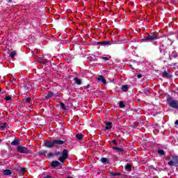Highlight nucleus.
I'll list each match as a JSON object with an SVG mask.
<instances>
[{"label":"nucleus","instance_id":"obj_34","mask_svg":"<svg viewBox=\"0 0 178 178\" xmlns=\"http://www.w3.org/2000/svg\"><path fill=\"white\" fill-rule=\"evenodd\" d=\"M60 155V152H56L54 153V156H59Z\"/></svg>","mask_w":178,"mask_h":178},{"label":"nucleus","instance_id":"obj_7","mask_svg":"<svg viewBox=\"0 0 178 178\" xmlns=\"http://www.w3.org/2000/svg\"><path fill=\"white\" fill-rule=\"evenodd\" d=\"M38 63H40V65H47L49 60L48 59L44 58H40L37 60Z\"/></svg>","mask_w":178,"mask_h":178},{"label":"nucleus","instance_id":"obj_47","mask_svg":"<svg viewBox=\"0 0 178 178\" xmlns=\"http://www.w3.org/2000/svg\"><path fill=\"white\" fill-rule=\"evenodd\" d=\"M174 66H177V63H174Z\"/></svg>","mask_w":178,"mask_h":178},{"label":"nucleus","instance_id":"obj_14","mask_svg":"<svg viewBox=\"0 0 178 178\" xmlns=\"http://www.w3.org/2000/svg\"><path fill=\"white\" fill-rule=\"evenodd\" d=\"M98 45H102L103 47H105V45H109L111 44L110 41H103V42H98Z\"/></svg>","mask_w":178,"mask_h":178},{"label":"nucleus","instance_id":"obj_37","mask_svg":"<svg viewBox=\"0 0 178 178\" xmlns=\"http://www.w3.org/2000/svg\"><path fill=\"white\" fill-rule=\"evenodd\" d=\"M172 58H177V53L176 51L172 52Z\"/></svg>","mask_w":178,"mask_h":178},{"label":"nucleus","instance_id":"obj_5","mask_svg":"<svg viewBox=\"0 0 178 178\" xmlns=\"http://www.w3.org/2000/svg\"><path fill=\"white\" fill-rule=\"evenodd\" d=\"M169 166H178V156L176 155L172 156V160L168 162Z\"/></svg>","mask_w":178,"mask_h":178},{"label":"nucleus","instance_id":"obj_8","mask_svg":"<svg viewBox=\"0 0 178 178\" xmlns=\"http://www.w3.org/2000/svg\"><path fill=\"white\" fill-rule=\"evenodd\" d=\"M73 81H74V84L76 86H81L83 84V81L78 77L74 78Z\"/></svg>","mask_w":178,"mask_h":178},{"label":"nucleus","instance_id":"obj_12","mask_svg":"<svg viewBox=\"0 0 178 178\" xmlns=\"http://www.w3.org/2000/svg\"><path fill=\"white\" fill-rule=\"evenodd\" d=\"M106 127L104 128L105 131H108L110 129H112V122H105Z\"/></svg>","mask_w":178,"mask_h":178},{"label":"nucleus","instance_id":"obj_11","mask_svg":"<svg viewBox=\"0 0 178 178\" xmlns=\"http://www.w3.org/2000/svg\"><path fill=\"white\" fill-rule=\"evenodd\" d=\"M60 165V163L58 161H53L50 165L51 168H54L55 169L56 168H58Z\"/></svg>","mask_w":178,"mask_h":178},{"label":"nucleus","instance_id":"obj_28","mask_svg":"<svg viewBox=\"0 0 178 178\" xmlns=\"http://www.w3.org/2000/svg\"><path fill=\"white\" fill-rule=\"evenodd\" d=\"M158 154L160 155H166V152L163 151V149H158L157 150Z\"/></svg>","mask_w":178,"mask_h":178},{"label":"nucleus","instance_id":"obj_9","mask_svg":"<svg viewBox=\"0 0 178 178\" xmlns=\"http://www.w3.org/2000/svg\"><path fill=\"white\" fill-rule=\"evenodd\" d=\"M162 77L164 79H172L173 77V75L168 73L166 71H164L162 74Z\"/></svg>","mask_w":178,"mask_h":178},{"label":"nucleus","instance_id":"obj_50","mask_svg":"<svg viewBox=\"0 0 178 178\" xmlns=\"http://www.w3.org/2000/svg\"><path fill=\"white\" fill-rule=\"evenodd\" d=\"M111 83H113V81H111Z\"/></svg>","mask_w":178,"mask_h":178},{"label":"nucleus","instance_id":"obj_44","mask_svg":"<svg viewBox=\"0 0 178 178\" xmlns=\"http://www.w3.org/2000/svg\"><path fill=\"white\" fill-rule=\"evenodd\" d=\"M175 124H176L177 126H178V120H177L175 122Z\"/></svg>","mask_w":178,"mask_h":178},{"label":"nucleus","instance_id":"obj_38","mask_svg":"<svg viewBox=\"0 0 178 178\" xmlns=\"http://www.w3.org/2000/svg\"><path fill=\"white\" fill-rule=\"evenodd\" d=\"M91 87V86H90L89 84L86 86H83V88L84 90H87L88 88H90Z\"/></svg>","mask_w":178,"mask_h":178},{"label":"nucleus","instance_id":"obj_16","mask_svg":"<svg viewBox=\"0 0 178 178\" xmlns=\"http://www.w3.org/2000/svg\"><path fill=\"white\" fill-rule=\"evenodd\" d=\"M53 97H54V92L49 91L44 97H45V99H49V98H52Z\"/></svg>","mask_w":178,"mask_h":178},{"label":"nucleus","instance_id":"obj_1","mask_svg":"<svg viewBox=\"0 0 178 178\" xmlns=\"http://www.w3.org/2000/svg\"><path fill=\"white\" fill-rule=\"evenodd\" d=\"M65 143H66V140L50 139L49 140H45L44 145L46 148H54V147L63 145Z\"/></svg>","mask_w":178,"mask_h":178},{"label":"nucleus","instance_id":"obj_23","mask_svg":"<svg viewBox=\"0 0 178 178\" xmlns=\"http://www.w3.org/2000/svg\"><path fill=\"white\" fill-rule=\"evenodd\" d=\"M60 106L61 109H63V111H66V109H67L66 105L63 102H60Z\"/></svg>","mask_w":178,"mask_h":178},{"label":"nucleus","instance_id":"obj_13","mask_svg":"<svg viewBox=\"0 0 178 178\" xmlns=\"http://www.w3.org/2000/svg\"><path fill=\"white\" fill-rule=\"evenodd\" d=\"M173 42H175V38H168L167 40V45H172Z\"/></svg>","mask_w":178,"mask_h":178},{"label":"nucleus","instance_id":"obj_41","mask_svg":"<svg viewBox=\"0 0 178 178\" xmlns=\"http://www.w3.org/2000/svg\"><path fill=\"white\" fill-rule=\"evenodd\" d=\"M143 77V75H141L140 74L137 75V79H141Z\"/></svg>","mask_w":178,"mask_h":178},{"label":"nucleus","instance_id":"obj_35","mask_svg":"<svg viewBox=\"0 0 178 178\" xmlns=\"http://www.w3.org/2000/svg\"><path fill=\"white\" fill-rule=\"evenodd\" d=\"M5 101H10V99H12V97L10 96H6L4 98Z\"/></svg>","mask_w":178,"mask_h":178},{"label":"nucleus","instance_id":"obj_18","mask_svg":"<svg viewBox=\"0 0 178 178\" xmlns=\"http://www.w3.org/2000/svg\"><path fill=\"white\" fill-rule=\"evenodd\" d=\"M121 90H122L124 92H127V91H129V86L127 85H124L121 87Z\"/></svg>","mask_w":178,"mask_h":178},{"label":"nucleus","instance_id":"obj_31","mask_svg":"<svg viewBox=\"0 0 178 178\" xmlns=\"http://www.w3.org/2000/svg\"><path fill=\"white\" fill-rule=\"evenodd\" d=\"M126 105H124V103L123 102H120V108H125Z\"/></svg>","mask_w":178,"mask_h":178},{"label":"nucleus","instance_id":"obj_32","mask_svg":"<svg viewBox=\"0 0 178 178\" xmlns=\"http://www.w3.org/2000/svg\"><path fill=\"white\" fill-rule=\"evenodd\" d=\"M26 168H22L21 169L19 173H21L22 175H23V173H25V172H26Z\"/></svg>","mask_w":178,"mask_h":178},{"label":"nucleus","instance_id":"obj_45","mask_svg":"<svg viewBox=\"0 0 178 178\" xmlns=\"http://www.w3.org/2000/svg\"><path fill=\"white\" fill-rule=\"evenodd\" d=\"M8 3H10L12 2V0H8Z\"/></svg>","mask_w":178,"mask_h":178},{"label":"nucleus","instance_id":"obj_42","mask_svg":"<svg viewBox=\"0 0 178 178\" xmlns=\"http://www.w3.org/2000/svg\"><path fill=\"white\" fill-rule=\"evenodd\" d=\"M52 176L51 175H46L45 177H44V178H51Z\"/></svg>","mask_w":178,"mask_h":178},{"label":"nucleus","instance_id":"obj_24","mask_svg":"<svg viewBox=\"0 0 178 178\" xmlns=\"http://www.w3.org/2000/svg\"><path fill=\"white\" fill-rule=\"evenodd\" d=\"M110 176H122V174L120 172H110Z\"/></svg>","mask_w":178,"mask_h":178},{"label":"nucleus","instance_id":"obj_48","mask_svg":"<svg viewBox=\"0 0 178 178\" xmlns=\"http://www.w3.org/2000/svg\"><path fill=\"white\" fill-rule=\"evenodd\" d=\"M2 91V88H0V92Z\"/></svg>","mask_w":178,"mask_h":178},{"label":"nucleus","instance_id":"obj_22","mask_svg":"<svg viewBox=\"0 0 178 178\" xmlns=\"http://www.w3.org/2000/svg\"><path fill=\"white\" fill-rule=\"evenodd\" d=\"M66 158L65 157H63V156H60V157H58V161H60V162H61V163H65V161H66Z\"/></svg>","mask_w":178,"mask_h":178},{"label":"nucleus","instance_id":"obj_17","mask_svg":"<svg viewBox=\"0 0 178 178\" xmlns=\"http://www.w3.org/2000/svg\"><path fill=\"white\" fill-rule=\"evenodd\" d=\"M12 51L10 52L9 56L11 58V59H13L16 55H17V53L15 50H11Z\"/></svg>","mask_w":178,"mask_h":178},{"label":"nucleus","instance_id":"obj_46","mask_svg":"<svg viewBox=\"0 0 178 178\" xmlns=\"http://www.w3.org/2000/svg\"><path fill=\"white\" fill-rule=\"evenodd\" d=\"M142 91H144V92L145 93V91H148V90L145 89V90H143Z\"/></svg>","mask_w":178,"mask_h":178},{"label":"nucleus","instance_id":"obj_33","mask_svg":"<svg viewBox=\"0 0 178 178\" xmlns=\"http://www.w3.org/2000/svg\"><path fill=\"white\" fill-rule=\"evenodd\" d=\"M25 102H26L27 104H30V102H31V98L27 97L25 100Z\"/></svg>","mask_w":178,"mask_h":178},{"label":"nucleus","instance_id":"obj_43","mask_svg":"<svg viewBox=\"0 0 178 178\" xmlns=\"http://www.w3.org/2000/svg\"><path fill=\"white\" fill-rule=\"evenodd\" d=\"M161 36H159V34L157 33L156 35V39L158 40V38H161Z\"/></svg>","mask_w":178,"mask_h":178},{"label":"nucleus","instance_id":"obj_4","mask_svg":"<svg viewBox=\"0 0 178 178\" xmlns=\"http://www.w3.org/2000/svg\"><path fill=\"white\" fill-rule=\"evenodd\" d=\"M17 152L19 154H31L30 149L24 146L19 145L16 148Z\"/></svg>","mask_w":178,"mask_h":178},{"label":"nucleus","instance_id":"obj_6","mask_svg":"<svg viewBox=\"0 0 178 178\" xmlns=\"http://www.w3.org/2000/svg\"><path fill=\"white\" fill-rule=\"evenodd\" d=\"M97 81H101L104 86H106V83H108L106 82V79H105V77H104L102 75H99L97 77Z\"/></svg>","mask_w":178,"mask_h":178},{"label":"nucleus","instance_id":"obj_29","mask_svg":"<svg viewBox=\"0 0 178 178\" xmlns=\"http://www.w3.org/2000/svg\"><path fill=\"white\" fill-rule=\"evenodd\" d=\"M6 126H8V124L6 122L1 123V129H2V130H5V129H6Z\"/></svg>","mask_w":178,"mask_h":178},{"label":"nucleus","instance_id":"obj_36","mask_svg":"<svg viewBox=\"0 0 178 178\" xmlns=\"http://www.w3.org/2000/svg\"><path fill=\"white\" fill-rule=\"evenodd\" d=\"M51 156H54V153L49 152L47 154V158H51Z\"/></svg>","mask_w":178,"mask_h":178},{"label":"nucleus","instance_id":"obj_27","mask_svg":"<svg viewBox=\"0 0 178 178\" xmlns=\"http://www.w3.org/2000/svg\"><path fill=\"white\" fill-rule=\"evenodd\" d=\"M100 161L102 163H106L107 162H109V160L105 157L102 158Z\"/></svg>","mask_w":178,"mask_h":178},{"label":"nucleus","instance_id":"obj_20","mask_svg":"<svg viewBox=\"0 0 178 178\" xmlns=\"http://www.w3.org/2000/svg\"><path fill=\"white\" fill-rule=\"evenodd\" d=\"M83 137H84V136L81 134H78L76 135V138L79 140H83Z\"/></svg>","mask_w":178,"mask_h":178},{"label":"nucleus","instance_id":"obj_25","mask_svg":"<svg viewBox=\"0 0 178 178\" xmlns=\"http://www.w3.org/2000/svg\"><path fill=\"white\" fill-rule=\"evenodd\" d=\"M124 169L129 170V172L131 170V164L129 163L124 166Z\"/></svg>","mask_w":178,"mask_h":178},{"label":"nucleus","instance_id":"obj_40","mask_svg":"<svg viewBox=\"0 0 178 178\" xmlns=\"http://www.w3.org/2000/svg\"><path fill=\"white\" fill-rule=\"evenodd\" d=\"M112 143H113V144H114V145H115V146H117L118 145V143H116V140H112Z\"/></svg>","mask_w":178,"mask_h":178},{"label":"nucleus","instance_id":"obj_49","mask_svg":"<svg viewBox=\"0 0 178 178\" xmlns=\"http://www.w3.org/2000/svg\"><path fill=\"white\" fill-rule=\"evenodd\" d=\"M67 178H73L72 177H67Z\"/></svg>","mask_w":178,"mask_h":178},{"label":"nucleus","instance_id":"obj_10","mask_svg":"<svg viewBox=\"0 0 178 178\" xmlns=\"http://www.w3.org/2000/svg\"><path fill=\"white\" fill-rule=\"evenodd\" d=\"M61 156L67 159V157L69 156V150L64 149L61 152Z\"/></svg>","mask_w":178,"mask_h":178},{"label":"nucleus","instance_id":"obj_15","mask_svg":"<svg viewBox=\"0 0 178 178\" xmlns=\"http://www.w3.org/2000/svg\"><path fill=\"white\" fill-rule=\"evenodd\" d=\"M11 145H14V146H17V145H20V140L19 139H15V140H13V142H11Z\"/></svg>","mask_w":178,"mask_h":178},{"label":"nucleus","instance_id":"obj_19","mask_svg":"<svg viewBox=\"0 0 178 178\" xmlns=\"http://www.w3.org/2000/svg\"><path fill=\"white\" fill-rule=\"evenodd\" d=\"M3 175L5 176H10L12 175V170H5L3 172Z\"/></svg>","mask_w":178,"mask_h":178},{"label":"nucleus","instance_id":"obj_3","mask_svg":"<svg viewBox=\"0 0 178 178\" xmlns=\"http://www.w3.org/2000/svg\"><path fill=\"white\" fill-rule=\"evenodd\" d=\"M167 102L170 108H173V109H178V100L173 99L172 97H169L167 98Z\"/></svg>","mask_w":178,"mask_h":178},{"label":"nucleus","instance_id":"obj_30","mask_svg":"<svg viewBox=\"0 0 178 178\" xmlns=\"http://www.w3.org/2000/svg\"><path fill=\"white\" fill-rule=\"evenodd\" d=\"M47 150H42L40 152H39V155L40 156H41V155H45L47 154Z\"/></svg>","mask_w":178,"mask_h":178},{"label":"nucleus","instance_id":"obj_2","mask_svg":"<svg viewBox=\"0 0 178 178\" xmlns=\"http://www.w3.org/2000/svg\"><path fill=\"white\" fill-rule=\"evenodd\" d=\"M143 42H154V41H156V33L152 32L148 34L147 37H145L142 39Z\"/></svg>","mask_w":178,"mask_h":178},{"label":"nucleus","instance_id":"obj_39","mask_svg":"<svg viewBox=\"0 0 178 178\" xmlns=\"http://www.w3.org/2000/svg\"><path fill=\"white\" fill-rule=\"evenodd\" d=\"M101 58L103 59L104 60H109V58L108 57H102V56H101Z\"/></svg>","mask_w":178,"mask_h":178},{"label":"nucleus","instance_id":"obj_26","mask_svg":"<svg viewBox=\"0 0 178 178\" xmlns=\"http://www.w3.org/2000/svg\"><path fill=\"white\" fill-rule=\"evenodd\" d=\"M22 88L24 91H29V86H27L26 83L23 84Z\"/></svg>","mask_w":178,"mask_h":178},{"label":"nucleus","instance_id":"obj_21","mask_svg":"<svg viewBox=\"0 0 178 178\" xmlns=\"http://www.w3.org/2000/svg\"><path fill=\"white\" fill-rule=\"evenodd\" d=\"M113 149H116L118 152H124V150L120 147H113Z\"/></svg>","mask_w":178,"mask_h":178}]
</instances>
